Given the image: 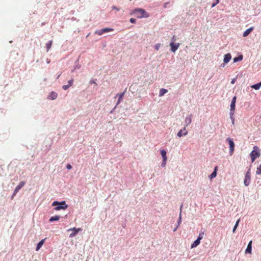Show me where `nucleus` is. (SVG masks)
Instances as JSON below:
<instances>
[{"mask_svg":"<svg viewBox=\"0 0 261 261\" xmlns=\"http://www.w3.org/2000/svg\"><path fill=\"white\" fill-rule=\"evenodd\" d=\"M132 13L138 18L149 17V14L144 9L140 8L135 9L133 11Z\"/></svg>","mask_w":261,"mask_h":261,"instance_id":"f257e3e1","label":"nucleus"},{"mask_svg":"<svg viewBox=\"0 0 261 261\" xmlns=\"http://www.w3.org/2000/svg\"><path fill=\"white\" fill-rule=\"evenodd\" d=\"M260 155L258 147L255 146L253 147V150L250 153V156L251 158V162L253 163L255 160L258 158Z\"/></svg>","mask_w":261,"mask_h":261,"instance_id":"f03ea898","label":"nucleus"},{"mask_svg":"<svg viewBox=\"0 0 261 261\" xmlns=\"http://www.w3.org/2000/svg\"><path fill=\"white\" fill-rule=\"evenodd\" d=\"M53 206L58 205V206L55 207V210L56 211H59L61 209L65 210L68 207V205L66 204L65 201H62L61 203H59L57 201H55L53 203Z\"/></svg>","mask_w":261,"mask_h":261,"instance_id":"7ed1b4c3","label":"nucleus"},{"mask_svg":"<svg viewBox=\"0 0 261 261\" xmlns=\"http://www.w3.org/2000/svg\"><path fill=\"white\" fill-rule=\"evenodd\" d=\"M227 141L228 142L229 145V153L230 155H232L233 153L234 150V143L232 139L228 137L226 139Z\"/></svg>","mask_w":261,"mask_h":261,"instance_id":"20e7f679","label":"nucleus"},{"mask_svg":"<svg viewBox=\"0 0 261 261\" xmlns=\"http://www.w3.org/2000/svg\"><path fill=\"white\" fill-rule=\"evenodd\" d=\"M251 180V173L250 170L249 169L246 173L245 179L244 180V184L245 186H248L250 184Z\"/></svg>","mask_w":261,"mask_h":261,"instance_id":"39448f33","label":"nucleus"},{"mask_svg":"<svg viewBox=\"0 0 261 261\" xmlns=\"http://www.w3.org/2000/svg\"><path fill=\"white\" fill-rule=\"evenodd\" d=\"M67 231H72V233H71L69 234V237L73 238V237H75L79 232L82 231V229L81 228H76L75 227H74V228H70V229H68Z\"/></svg>","mask_w":261,"mask_h":261,"instance_id":"423d86ee","label":"nucleus"},{"mask_svg":"<svg viewBox=\"0 0 261 261\" xmlns=\"http://www.w3.org/2000/svg\"><path fill=\"white\" fill-rule=\"evenodd\" d=\"M25 182L21 181L19 182L18 186L15 188L14 190V192L13 193V195H16V194L24 186Z\"/></svg>","mask_w":261,"mask_h":261,"instance_id":"0eeeda50","label":"nucleus"},{"mask_svg":"<svg viewBox=\"0 0 261 261\" xmlns=\"http://www.w3.org/2000/svg\"><path fill=\"white\" fill-rule=\"evenodd\" d=\"M231 55L230 54H227L225 55V56H224L223 62L224 63H227L228 62H229V61L231 60Z\"/></svg>","mask_w":261,"mask_h":261,"instance_id":"6e6552de","label":"nucleus"},{"mask_svg":"<svg viewBox=\"0 0 261 261\" xmlns=\"http://www.w3.org/2000/svg\"><path fill=\"white\" fill-rule=\"evenodd\" d=\"M170 46H171V50L173 52H175L178 48V44H174L173 42H171L170 44Z\"/></svg>","mask_w":261,"mask_h":261,"instance_id":"1a4fd4ad","label":"nucleus"},{"mask_svg":"<svg viewBox=\"0 0 261 261\" xmlns=\"http://www.w3.org/2000/svg\"><path fill=\"white\" fill-rule=\"evenodd\" d=\"M252 241H250L247 246V247L245 250L246 253H251V250H252Z\"/></svg>","mask_w":261,"mask_h":261,"instance_id":"9d476101","label":"nucleus"},{"mask_svg":"<svg viewBox=\"0 0 261 261\" xmlns=\"http://www.w3.org/2000/svg\"><path fill=\"white\" fill-rule=\"evenodd\" d=\"M253 27H251L246 30L243 34V37H247L253 30Z\"/></svg>","mask_w":261,"mask_h":261,"instance_id":"9b49d317","label":"nucleus"},{"mask_svg":"<svg viewBox=\"0 0 261 261\" xmlns=\"http://www.w3.org/2000/svg\"><path fill=\"white\" fill-rule=\"evenodd\" d=\"M236 97L234 96L231 100V102L230 104V109H231L232 110H234L235 109V103L236 101Z\"/></svg>","mask_w":261,"mask_h":261,"instance_id":"f8f14e48","label":"nucleus"},{"mask_svg":"<svg viewBox=\"0 0 261 261\" xmlns=\"http://www.w3.org/2000/svg\"><path fill=\"white\" fill-rule=\"evenodd\" d=\"M57 95H58V94L57 93H56L55 92H52L50 93V94L48 96V98L49 99L54 100V99H55L57 97Z\"/></svg>","mask_w":261,"mask_h":261,"instance_id":"ddd939ff","label":"nucleus"},{"mask_svg":"<svg viewBox=\"0 0 261 261\" xmlns=\"http://www.w3.org/2000/svg\"><path fill=\"white\" fill-rule=\"evenodd\" d=\"M46 239H43L42 240H41L39 243L37 244V247H36V251H38L40 248L42 246V245L44 244V242H45V240Z\"/></svg>","mask_w":261,"mask_h":261,"instance_id":"4468645a","label":"nucleus"},{"mask_svg":"<svg viewBox=\"0 0 261 261\" xmlns=\"http://www.w3.org/2000/svg\"><path fill=\"white\" fill-rule=\"evenodd\" d=\"M168 92V90L166 89L162 88L160 90L159 96L160 97L163 96L165 94Z\"/></svg>","mask_w":261,"mask_h":261,"instance_id":"2eb2a0df","label":"nucleus"},{"mask_svg":"<svg viewBox=\"0 0 261 261\" xmlns=\"http://www.w3.org/2000/svg\"><path fill=\"white\" fill-rule=\"evenodd\" d=\"M217 170V167H216L214 169V171H213V172L209 176V177L211 179L216 176Z\"/></svg>","mask_w":261,"mask_h":261,"instance_id":"dca6fc26","label":"nucleus"},{"mask_svg":"<svg viewBox=\"0 0 261 261\" xmlns=\"http://www.w3.org/2000/svg\"><path fill=\"white\" fill-rule=\"evenodd\" d=\"M191 123V116L187 117L185 119V124L187 126Z\"/></svg>","mask_w":261,"mask_h":261,"instance_id":"f3484780","label":"nucleus"},{"mask_svg":"<svg viewBox=\"0 0 261 261\" xmlns=\"http://www.w3.org/2000/svg\"><path fill=\"white\" fill-rule=\"evenodd\" d=\"M161 155L163 158V160H167V156H166V151L163 149V150H161Z\"/></svg>","mask_w":261,"mask_h":261,"instance_id":"a211bd4d","label":"nucleus"},{"mask_svg":"<svg viewBox=\"0 0 261 261\" xmlns=\"http://www.w3.org/2000/svg\"><path fill=\"white\" fill-rule=\"evenodd\" d=\"M60 218V217L59 216H53L50 218L49 221L50 222H53L54 221H58L59 220Z\"/></svg>","mask_w":261,"mask_h":261,"instance_id":"6ab92c4d","label":"nucleus"},{"mask_svg":"<svg viewBox=\"0 0 261 261\" xmlns=\"http://www.w3.org/2000/svg\"><path fill=\"white\" fill-rule=\"evenodd\" d=\"M243 60V56L242 55L239 56L238 57L233 58V62L236 63L239 61H241Z\"/></svg>","mask_w":261,"mask_h":261,"instance_id":"aec40b11","label":"nucleus"},{"mask_svg":"<svg viewBox=\"0 0 261 261\" xmlns=\"http://www.w3.org/2000/svg\"><path fill=\"white\" fill-rule=\"evenodd\" d=\"M200 241H199L197 239L196 240H195L193 243V244H192L191 248H194V247H196V246H197L200 244Z\"/></svg>","mask_w":261,"mask_h":261,"instance_id":"412c9836","label":"nucleus"},{"mask_svg":"<svg viewBox=\"0 0 261 261\" xmlns=\"http://www.w3.org/2000/svg\"><path fill=\"white\" fill-rule=\"evenodd\" d=\"M234 110H232L231 109L230 110V117L231 119L232 120V123L233 124H234V119L233 116V114H234Z\"/></svg>","mask_w":261,"mask_h":261,"instance_id":"4be33fe9","label":"nucleus"},{"mask_svg":"<svg viewBox=\"0 0 261 261\" xmlns=\"http://www.w3.org/2000/svg\"><path fill=\"white\" fill-rule=\"evenodd\" d=\"M260 87H261V84L260 83L254 84V85L251 86V88H253L255 90H258Z\"/></svg>","mask_w":261,"mask_h":261,"instance_id":"5701e85b","label":"nucleus"},{"mask_svg":"<svg viewBox=\"0 0 261 261\" xmlns=\"http://www.w3.org/2000/svg\"><path fill=\"white\" fill-rule=\"evenodd\" d=\"M52 43H53V41H50L46 44V47L47 49V51H48L49 50V49L50 48L51 45H52Z\"/></svg>","mask_w":261,"mask_h":261,"instance_id":"b1692460","label":"nucleus"},{"mask_svg":"<svg viewBox=\"0 0 261 261\" xmlns=\"http://www.w3.org/2000/svg\"><path fill=\"white\" fill-rule=\"evenodd\" d=\"M103 33H107L109 32L113 31L114 30L111 28H104L102 29Z\"/></svg>","mask_w":261,"mask_h":261,"instance_id":"393cba45","label":"nucleus"},{"mask_svg":"<svg viewBox=\"0 0 261 261\" xmlns=\"http://www.w3.org/2000/svg\"><path fill=\"white\" fill-rule=\"evenodd\" d=\"M123 95H124L123 93L119 94V99H118V102H117V105L118 103H119L121 102V101L122 100Z\"/></svg>","mask_w":261,"mask_h":261,"instance_id":"a878e982","label":"nucleus"},{"mask_svg":"<svg viewBox=\"0 0 261 261\" xmlns=\"http://www.w3.org/2000/svg\"><path fill=\"white\" fill-rule=\"evenodd\" d=\"M256 174L257 175H259L261 174V165L257 168Z\"/></svg>","mask_w":261,"mask_h":261,"instance_id":"bb28decb","label":"nucleus"},{"mask_svg":"<svg viewBox=\"0 0 261 261\" xmlns=\"http://www.w3.org/2000/svg\"><path fill=\"white\" fill-rule=\"evenodd\" d=\"M180 136L182 135H186L187 134V131L184 128L183 130L180 129Z\"/></svg>","mask_w":261,"mask_h":261,"instance_id":"cd10ccee","label":"nucleus"},{"mask_svg":"<svg viewBox=\"0 0 261 261\" xmlns=\"http://www.w3.org/2000/svg\"><path fill=\"white\" fill-rule=\"evenodd\" d=\"M219 3V0H214V3L212 5V7L213 8L216 6Z\"/></svg>","mask_w":261,"mask_h":261,"instance_id":"c85d7f7f","label":"nucleus"},{"mask_svg":"<svg viewBox=\"0 0 261 261\" xmlns=\"http://www.w3.org/2000/svg\"><path fill=\"white\" fill-rule=\"evenodd\" d=\"M95 34H98V35H102V34H103V32H102V29L96 31L95 32Z\"/></svg>","mask_w":261,"mask_h":261,"instance_id":"c756f323","label":"nucleus"},{"mask_svg":"<svg viewBox=\"0 0 261 261\" xmlns=\"http://www.w3.org/2000/svg\"><path fill=\"white\" fill-rule=\"evenodd\" d=\"M203 232H202V233H200L199 234V236L198 237V238L197 239V240L200 241L203 238Z\"/></svg>","mask_w":261,"mask_h":261,"instance_id":"7c9ffc66","label":"nucleus"},{"mask_svg":"<svg viewBox=\"0 0 261 261\" xmlns=\"http://www.w3.org/2000/svg\"><path fill=\"white\" fill-rule=\"evenodd\" d=\"M161 46V44L160 43H157L154 45V48L156 50H158L160 49Z\"/></svg>","mask_w":261,"mask_h":261,"instance_id":"2f4dec72","label":"nucleus"},{"mask_svg":"<svg viewBox=\"0 0 261 261\" xmlns=\"http://www.w3.org/2000/svg\"><path fill=\"white\" fill-rule=\"evenodd\" d=\"M70 85H69V84H68L67 85H64L63 86V89L65 90H67L69 87H70Z\"/></svg>","mask_w":261,"mask_h":261,"instance_id":"473e14b6","label":"nucleus"},{"mask_svg":"<svg viewBox=\"0 0 261 261\" xmlns=\"http://www.w3.org/2000/svg\"><path fill=\"white\" fill-rule=\"evenodd\" d=\"M166 161L167 160H163V162H162V167H165L166 164Z\"/></svg>","mask_w":261,"mask_h":261,"instance_id":"72a5a7b5","label":"nucleus"},{"mask_svg":"<svg viewBox=\"0 0 261 261\" xmlns=\"http://www.w3.org/2000/svg\"><path fill=\"white\" fill-rule=\"evenodd\" d=\"M73 79H71V80L68 81V83L69 85H70V86H72V85L73 84Z\"/></svg>","mask_w":261,"mask_h":261,"instance_id":"f704fd0d","label":"nucleus"},{"mask_svg":"<svg viewBox=\"0 0 261 261\" xmlns=\"http://www.w3.org/2000/svg\"><path fill=\"white\" fill-rule=\"evenodd\" d=\"M130 22L131 23H134L136 22V19L135 18H131L130 19Z\"/></svg>","mask_w":261,"mask_h":261,"instance_id":"c9c22d12","label":"nucleus"},{"mask_svg":"<svg viewBox=\"0 0 261 261\" xmlns=\"http://www.w3.org/2000/svg\"><path fill=\"white\" fill-rule=\"evenodd\" d=\"M66 168L67 169L70 170L72 168V166L70 164H68L67 165Z\"/></svg>","mask_w":261,"mask_h":261,"instance_id":"e433bc0d","label":"nucleus"},{"mask_svg":"<svg viewBox=\"0 0 261 261\" xmlns=\"http://www.w3.org/2000/svg\"><path fill=\"white\" fill-rule=\"evenodd\" d=\"M236 80H237V78H233V79L231 80V83L232 84H233L236 82Z\"/></svg>","mask_w":261,"mask_h":261,"instance_id":"4c0bfd02","label":"nucleus"},{"mask_svg":"<svg viewBox=\"0 0 261 261\" xmlns=\"http://www.w3.org/2000/svg\"><path fill=\"white\" fill-rule=\"evenodd\" d=\"M237 227H238V225H236V224H235V225H234V227H233V230H232V231H233V232L235 231V230H236V229H237Z\"/></svg>","mask_w":261,"mask_h":261,"instance_id":"58836bf2","label":"nucleus"},{"mask_svg":"<svg viewBox=\"0 0 261 261\" xmlns=\"http://www.w3.org/2000/svg\"><path fill=\"white\" fill-rule=\"evenodd\" d=\"M112 8H113V9H115V10H117V11H119V9L117 8L116 6H113Z\"/></svg>","mask_w":261,"mask_h":261,"instance_id":"ea45409f","label":"nucleus"},{"mask_svg":"<svg viewBox=\"0 0 261 261\" xmlns=\"http://www.w3.org/2000/svg\"><path fill=\"white\" fill-rule=\"evenodd\" d=\"M239 222H240V219H238V220L237 221L236 223V225H238V226Z\"/></svg>","mask_w":261,"mask_h":261,"instance_id":"a19ab883","label":"nucleus"},{"mask_svg":"<svg viewBox=\"0 0 261 261\" xmlns=\"http://www.w3.org/2000/svg\"><path fill=\"white\" fill-rule=\"evenodd\" d=\"M177 136L179 137V132L177 134Z\"/></svg>","mask_w":261,"mask_h":261,"instance_id":"79ce46f5","label":"nucleus"}]
</instances>
